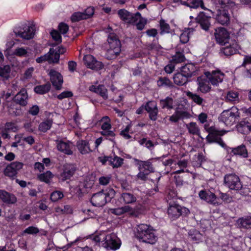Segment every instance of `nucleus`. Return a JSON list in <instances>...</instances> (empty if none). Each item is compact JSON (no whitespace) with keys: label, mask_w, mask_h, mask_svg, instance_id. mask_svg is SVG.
Returning <instances> with one entry per match:
<instances>
[{"label":"nucleus","mask_w":251,"mask_h":251,"mask_svg":"<svg viewBox=\"0 0 251 251\" xmlns=\"http://www.w3.org/2000/svg\"><path fill=\"white\" fill-rule=\"evenodd\" d=\"M136 236L143 242L151 244L155 243L157 238L152 228L146 224L137 226Z\"/></svg>","instance_id":"1"},{"label":"nucleus","mask_w":251,"mask_h":251,"mask_svg":"<svg viewBox=\"0 0 251 251\" xmlns=\"http://www.w3.org/2000/svg\"><path fill=\"white\" fill-rule=\"evenodd\" d=\"M115 191L110 189L107 192L104 193L100 192L94 194L91 199V202L93 205L97 207H100L104 205L105 203L109 202L114 197Z\"/></svg>","instance_id":"2"},{"label":"nucleus","mask_w":251,"mask_h":251,"mask_svg":"<svg viewBox=\"0 0 251 251\" xmlns=\"http://www.w3.org/2000/svg\"><path fill=\"white\" fill-rule=\"evenodd\" d=\"M107 42L109 45V49L107 51L106 57L108 59L116 58L121 51V43L114 33L108 35Z\"/></svg>","instance_id":"3"},{"label":"nucleus","mask_w":251,"mask_h":251,"mask_svg":"<svg viewBox=\"0 0 251 251\" xmlns=\"http://www.w3.org/2000/svg\"><path fill=\"white\" fill-rule=\"evenodd\" d=\"M121 242L115 233H110L102 238V246L107 250H116L120 248Z\"/></svg>","instance_id":"4"},{"label":"nucleus","mask_w":251,"mask_h":251,"mask_svg":"<svg viewBox=\"0 0 251 251\" xmlns=\"http://www.w3.org/2000/svg\"><path fill=\"white\" fill-rule=\"evenodd\" d=\"M240 117L239 113L237 108H232L231 110L224 111L221 114L220 120L226 126L233 125Z\"/></svg>","instance_id":"5"},{"label":"nucleus","mask_w":251,"mask_h":251,"mask_svg":"<svg viewBox=\"0 0 251 251\" xmlns=\"http://www.w3.org/2000/svg\"><path fill=\"white\" fill-rule=\"evenodd\" d=\"M224 183L231 190H240L243 185L238 176L234 174L226 175L224 177Z\"/></svg>","instance_id":"6"},{"label":"nucleus","mask_w":251,"mask_h":251,"mask_svg":"<svg viewBox=\"0 0 251 251\" xmlns=\"http://www.w3.org/2000/svg\"><path fill=\"white\" fill-rule=\"evenodd\" d=\"M13 32L16 36L20 37L24 39L29 40L34 36L35 27L34 26H25L23 28H15Z\"/></svg>","instance_id":"7"},{"label":"nucleus","mask_w":251,"mask_h":251,"mask_svg":"<svg viewBox=\"0 0 251 251\" xmlns=\"http://www.w3.org/2000/svg\"><path fill=\"white\" fill-rule=\"evenodd\" d=\"M226 132L225 130H219L214 128L212 130H210V132L206 137V140L208 143H217L221 146L224 147L225 143L220 137Z\"/></svg>","instance_id":"8"},{"label":"nucleus","mask_w":251,"mask_h":251,"mask_svg":"<svg viewBox=\"0 0 251 251\" xmlns=\"http://www.w3.org/2000/svg\"><path fill=\"white\" fill-rule=\"evenodd\" d=\"M23 163L21 162L15 161L8 165L3 171L4 175L10 178L14 179L16 176L18 171L23 167Z\"/></svg>","instance_id":"9"},{"label":"nucleus","mask_w":251,"mask_h":251,"mask_svg":"<svg viewBox=\"0 0 251 251\" xmlns=\"http://www.w3.org/2000/svg\"><path fill=\"white\" fill-rule=\"evenodd\" d=\"M199 196L201 200L214 206L219 205L221 204L218 201V198L215 194L209 191L201 190L199 193Z\"/></svg>","instance_id":"10"},{"label":"nucleus","mask_w":251,"mask_h":251,"mask_svg":"<svg viewBox=\"0 0 251 251\" xmlns=\"http://www.w3.org/2000/svg\"><path fill=\"white\" fill-rule=\"evenodd\" d=\"M215 37L217 42L222 46H225L229 41V34L224 27L216 30Z\"/></svg>","instance_id":"11"},{"label":"nucleus","mask_w":251,"mask_h":251,"mask_svg":"<svg viewBox=\"0 0 251 251\" xmlns=\"http://www.w3.org/2000/svg\"><path fill=\"white\" fill-rule=\"evenodd\" d=\"M216 20L218 23L227 25L230 22V15L227 9L218 8L217 10Z\"/></svg>","instance_id":"12"},{"label":"nucleus","mask_w":251,"mask_h":251,"mask_svg":"<svg viewBox=\"0 0 251 251\" xmlns=\"http://www.w3.org/2000/svg\"><path fill=\"white\" fill-rule=\"evenodd\" d=\"M83 61L86 66L92 70H100L101 69L103 66L101 62L97 61L95 58L91 54L85 55L83 57Z\"/></svg>","instance_id":"13"},{"label":"nucleus","mask_w":251,"mask_h":251,"mask_svg":"<svg viewBox=\"0 0 251 251\" xmlns=\"http://www.w3.org/2000/svg\"><path fill=\"white\" fill-rule=\"evenodd\" d=\"M49 75L50 76V80L52 85L57 90H60L61 88L63 82V77L59 72L54 70L51 69L50 71Z\"/></svg>","instance_id":"14"},{"label":"nucleus","mask_w":251,"mask_h":251,"mask_svg":"<svg viewBox=\"0 0 251 251\" xmlns=\"http://www.w3.org/2000/svg\"><path fill=\"white\" fill-rule=\"evenodd\" d=\"M211 19L210 16H208L204 12H201L199 13L195 20L202 29L208 31L211 25Z\"/></svg>","instance_id":"15"},{"label":"nucleus","mask_w":251,"mask_h":251,"mask_svg":"<svg viewBox=\"0 0 251 251\" xmlns=\"http://www.w3.org/2000/svg\"><path fill=\"white\" fill-rule=\"evenodd\" d=\"M205 75L209 82L214 85H216L221 82L224 76V74L219 71H212L211 73L207 72L205 73Z\"/></svg>","instance_id":"16"},{"label":"nucleus","mask_w":251,"mask_h":251,"mask_svg":"<svg viewBox=\"0 0 251 251\" xmlns=\"http://www.w3.org/2000/svg\"><path fill=\"white\" fill-rule=\"evenodd\" d=\"M76 171L75 166L71 164H66L64 165L62 172L60 174V178L62 181L70 179Z\"/></svg>","instance_id":"17"},{"label":"nucleus","mask_w":251,"mask_h":251,"mask_svg":"<svg viewBox=\"0 0 251 251\" xmlns=\"http://www.w3.org/2000/svg\"><path fill=\"white\" fill-rule=\"evenodd\" d=\"M14 102L22 106H25L27 104L28 95L26 90L22 89L13 98Z\"/></svg>","instance_id":"18"},{"label":"nucleus","mask_w":251,"mask_h":251,"mask_svg":"<svg viewBox=\"0 0 251 251\" xmlns=\"http://www.w3.org/2000/svg\"><path fill=\"white\" fill-rule=\"evenodd\" d=\"M145 110L149 113L150 119L152 121L157 120L158 108L154 101L148 102L145 106Z\"/></svg>","instance_id":"19"},{"label":"nucleus","mask_w":251,"mask_h":251,"mask_svg":"<svg viewBox=\"0 0 251 251\" xmlns=\"http://www.w3.org/2000/svg\"><path fill=\"white\" fill-rule=\"evenodd\" d=\"M182 209L186 210L185 208H182L178 204H175L170 205L168 209V214L170 218L175 220L178 218L182 214Z\"/></svg>","instance_id":"20"},{"label":"nucleus","mask_w":251,"mask_h":251,"mask_svg":"<svg viewBox=\"0 0 251 251\" xmlns=\"http://www.w3.org/2000/svg\"><path fill=\"white\" fill-rule=\"evenodd\" d=\"M236 128L240 133L248 134L251 132V122L245 119L237 125Z\"/></svg>","instance_id":"21"},{"label":"nucleus","mask_w":251,"mask_h":251,"mask_svg":"<svg viewBox=\"0 0 251 251\" xmlns=\"http://www.w3.org/2000/svg\"><path fill=\"white\" fill-rule=\"evenodd\" d=\"M196 68L192 64H187L180 68V72L188 80L189 78L195 75Z\"/></svg>","instance_id":"22"},{"label":"nucleus","mask_w":251,"mask_h":251,"mask_svg":"<svg viewBox=\"0 0 251 251\" xmlns=\"http://www.w3.org/2000/svg\"><path fill=\"white\" fill-rule=\"evenodd\" d=\"M220 49V53L228 56L232 55L236 53L237 49L236 44L235 43H231L228 42L226 45L224 46Z\"/></svg>","instance_id":"23"},{"label":"nucleus","mask_w":251,"mask_h":251,"mask_svg":"<svg viewBox=\"0 0 251 251\" xmlns=\"http://www.w3.org/2000/svg\"><path fill=\"white\" fill-rule=\"evenodd\" d=\"M57 149L60 151L68 155L73 154V151L71 148V143L70 142H64L62 140L56 141Z\"/></svg>","instance_id":"24"},{"label":"nucleus","mask_w":251,"mask_h":251,"mask_svg":"<svg viewBox=\"0 0 251 251\" xmlns=\"http://www.w3.org/2000/svg\"><path fill=\"white\" fill-rule=\"evenodd\" d=\"M0 199L6 203L14 204L17 201V198L14 195L4 190H0Z\"/></svg>","instance_id":"25"},{"label":"nucleus","mask_w":251,"mask_h":251,"mask_svg":"<svg viewBox=\"0 0 251 251\" xmlns=\"http://www.w3.org/2000/svg\"><path fill=\"white\" fill-rule=\"evenodd\" d=\"M198 90H199L202 93H206L208 92L210 89L211 87L209 85V81L207 78H202L201 77L198 78Z\"/></svg>","instance_id":"26"},{"label":"nucleus","mask_w":251,"mask_h":251,"mask_svg":"<svg viewBox=\"0 0 251 251\" xmlns=\"http://www.w3.org/2000/svg\"><path fill=\"white\" fill-rule=\"evenodd\" d=\"M189 116L188 112L177 109L173 115L170 117L169 120L172 122L176 123L180 119L188 118Z\"/></svg>","instance_id":"27"},{"label":"nucleus","mask_w":251,"mask_h":251,"mask_svg":"<svg viewBox=\"0 0 251 251\" xmlns=\"http://www.w3.org/2000/svg\"><path fill=\"white\" fill-rule=\"evenodd\" d=\"M66 51V49L62 47H58L56 49L50 48V50L51 56L54 55V59L52 58L53 63H57L59 62L60 54H63Z\"/></svg>","instance_id":"28"},{"label":"nucleus","mask_w":251,"mask_h":251,"mask_svg":"<svg viewBox=\"0 0 251 251\" xmlns=\"http://www.w3.org/2000/svg\"><path fill=\"white\" fill-rule=\"evenodd\" d=\"M236 223L239 228H251V216H245L239 218L237 220Z\"/></svg>","instance_id":"29"},{"label":"nucleus","mask_w":251,"mask_h":251,"mask_svg":"<svg viewBox=\"0 0 251 251\" xmlns=\"http://www.w3.org/2000/svg\"><path fill=\"white\" fill-rule=\"evenodd\" d=\"M89 90L92 92L99 94L104 99H106L108 98L107 89L103 85H99L98 86L92 85L89 87Z\"/></svg>","instance_id":"30"},{"label":"nucleus","mask_w":251,"mask_h":251,"mask_svg":"<svg viewBox=\"0 0 251 251\" xmlns=\"http://www.w3.org/2000/svg\"><path fill=\"white\" fill-rule=\"evenodd\" d=\"M76 146L82 154H86L91 151L88 142L85 140L78 141L76 143Z\"/></svg>","instance_id":"31"},{"label":"nucleus","mask_w":251,"mask_h":251,"mask_svg":"<svg viewBox=\"0 0 251 251\" xmlns=\"http://www.w3.org/2000/svg\"><path fill=\"white\" fill-rule=\"evenodd\" d=\"M231 152L234 155H240L244 158H247L248 156L247 150L245 145H242L236 148H232L230 149Z\"/></svg>","instance_id":"32"},{"label":"nucleus","mask_w":251,"mask_h":251,"mask_svg":"<svg viewBox=\"0 0 251 251\" xmlns=\"http://www.w3.org/2000/svg\"><path fill=\"white\" fill-rule=\"evenodd\" d=\"M186 127L190 134L198 135L201 137L200 135V128L196 123L190 122L186 125Z\"/></svg>","instance_id":"33"},{"label":"nucleus","mask_w":251,"mask_h":251,"mask_svg":"<svg viewBox=\"0 0 251 251\" xmlns=\"http://www.w3.org/2000/svg\"><path fill=\"white\" fill-rule=\"evenodd\" d=\"M174 83L179 86H182L186 84L189 80L184 76L181 72L175 74L173 76Z\"/></svg>","instance_id":"34"},{"label":"nucleus","mask_w":251,"mask_h":251,"mask_svg":"<svg viewBox=\"0 0 251 251\" xmlns=\"http://www.w3.org/2000/svg\"><path fill=\"white\" fill-rule=\"evenodd\" d=\"M187 96L197 104L202 106H205V100L199 95L188 92L187 93Z\"/></svg>","instance_id":"35"},{"label":"nucleus","mask_w":251,"mask_h":251,"mask_svg":"<svg viewBox=\"0 0 251 251\" xmlns=\"http://www.w3.org/2000/svg\"><path fill=\"white\" fill-rule=\"evenodd\" d=\"M51 88V85L50 82L47 83L36 86L34 87V90L37 94L43 95L49 92Z\"/></svg>","instance_id":"36"},{"label":"nucleus","mask_w":251,"mask_h":251,"mask_svg":"<svg viewBox=\"0 0 251 251\" xmlns=\"http://www.w3.org/2000/svg\"><path fill=\"white\" fill-rule=\"evenodd\" d=\"M138 168L139 170H142L147 173H150L153 170L151 164L149 161H138Z\"/></svg>","instance_id":"37"},{"label":"nucleus","mask_w":251,"mask_h":251,"mask_svg":"<svg viewBox=\"0 0 251 251\" xmlns=\"http://www.w3.org/2000/svg\"><path fill=\"white\" fill-rule=\"evenodd\" d=\"M121 199L125 203H132L136 201V197L132 193L129 192H124L121 194Z\"/></svg>","instance_id":"38"},{"label":"nucleus","mask_w":251,"mask_h":251,"mask_svg":"<svg viewBox=\"0 0 251 251\" xmlns=\"http://www.w3.org/2000/svg\"><path fill=\"white\" fill-rule=\"evenodd\" d=\"M194 28H190L185 29L180 35V41L182 44L187 43L189 40L190 36L193 34Z\"/></svg>","instance_id":"39"},{"label":"nucleus","mask_w":251,"mask_h":251,"mask_svg":"<svg viewBox=\"0 0 251 251\" xmlns=\"http://www.w3.org/2000/svg\"><path fill=\"white\" fill-rule=\"evenodd\" d=\"M188 235L190 239L194 241L199 242L202 240V234L195 229L190 230Z\"/></svg>","instance_id":"40"},{"label":"nucleus","mask_w":251,"mask_h":251,"mask_svg":"<svg viewBox=\"0 0 251 251\" xmlns=\"http://www.w3.org/2000/svg\"><path fill=\"white\" fill-rule=\"evenodd\" d=\"M160 104L162 109H172L173 107V100L170 97H167L165 99L160 100Z\"/></svg>","instance_id":"41"},{"label":"nucleus","mask_w":251,"mask_h":251,"mask_svg":"<svg viewBox=\"0 0 251 251\" xmlns=\"http://www.w3.org/2000/svg\"><path fill=\"white\" fill-rule=\"evenodd\" d=\"M110 211L113 214L116 215H121L126 212L131 211V208L128 205H126L121 207L111 209Z\"/></svg>","instance_id":"42"},{"label":"nucleus","mask_w":251,"mask_h":251,"mask_svg":"<svg viewBox=\"0 0 251 251\" xmlns=\"http://www.w3.org/2000/svg\"><path fill=\"white\" fill-rule=\"evenodd\" d=\"M52 120L51 119H47L42 122L39 126V130L42 132H45L49 130L52 124Z\"/></svg>","instance_id":"43"},{"label":"nucleus","mask_w":251,"mask_h":251,"mask_svg":"<svg viewBox=\"0 0 251 251\" xmlns=\"http://www.w3.org/2000/svg\"><path fill=\"white\" fill-rule=\"evenodd\" d=\"M53 176V175L50 171H47L45 173L38 175L37 178L41 181L45 182L46 183H49Z\"/></svg>","instance_id":"44"},{"label":"nucleus","mask_w":251,"mask_h":251,"mask_svg":"<svg viewBox=\"0 0 251 251\" xmlns=\"http://www.w3.org/2000/svg\"><path fill=\"white\" fill-rule=\"evenodd\" d=\"M215 2L216 4L220 5V8L227 9L235 5V3L230 0H215Z\"/></svg>","instance_id":"45"},{"label":"nucleus","mask_w":251,"mask_h":251,"mask_svg":"<svg viewBox=\"0 0 251 251\" xmlns=\"http://www.w3.org/2000/svg\"><path fill=\"white\" fill-rule=\"evenodd\" d=\"M124 159L114 155L113 157L111 156L110 164L113 168H118L121 167L123 164Z\"/></svg>","instance_id":"46"},{"label":"nucleus","mask_w":251,"mask_h":251,"mask_svg":"<svg viewBox=\"0 0 251 251\" xmlns=\"http://www.w3.org/2000/svg\"><path fill=\"white\" fill-rule=\"evenodd\" d=\"M157 83L158 87H172L173 85L171 80L167 77H160Z\"/></svg>","instance_id":"47"},{"label":"nucleus","mask_w":251,"mask_h":251,"mask_svg":"<svg viewBox=\"0 0 251 251\" xmlns=\"http://www.w3.org/2000/svg\"><path fill=\"white\" fill-rule=\"evenodd\" d=\"M73 210L72 207L69 205H65L63 208L57 207L55 208V212L59 214H72Z\"/></svg>","instance_id":"48"},{"label":"nucleus","mask_w":251,"mask_h":251,"mask_svg":"<svg viewBox=\"0 0 251 251\" xmlns=\"http://www.w3.org/2000/svg\"><path fill=\"white\" fill-rule=\"evenodd\" d=\"M11 71L10 67L6 65L0 68V76L7 79L9 77V73Z\"/></svg>","instance_id":"49"},{"label":"nucleus","mask_w":251,"mask_h":251,"mask_svg":"<svg viewBox=\"0 0 251 251\" xmlns=\"http://www.w3.org/2000/svg\"><path fill=\"white\" fill-rule=\"evenodd\" d=\"M185 57L183 53L177 52L173 56L172 62L175 63H179L184 61Z\"/></svg>","instance_id":"50"},{"label":"nucleus","mask_w":251,"mask_h":251,"mask_svg":"<svg viewBox=\"0 0 251 251\" xmlns=\"http://www.w3.org/2000/svg\"><path fill=\"white\" fill-rule=\"evenodd\" d=\"M52 57H51L50 52L49 51L48 53L38 57L36 61L38 63H42L44 61H48L50 63H53L52 62Z\"/></svg>","instance_id":"51"},{"label":"nucleus","mask_w":251,"mask_h":251,"mask_svg":"<svg viewBox=\"0 0 251 251\" xmlns=\"http://www.w3.org/2000/svg\"><path fill=\"white\" fill-rule=\"evenodd\" d=\"M160 34L169 33L170 32V27L168 24L166 23L165 20H161L160 21Z\"/></svg>","instance_id":"52"},{"label":"nucleus","mask_w":251,"mask_h":251,"mask_svg":"<svg viewBox=\"0 0 251 251\" xmlns=\"http://www.w3.org/2000/svg\"><path fill=\"white\" fill-rule=\"evenodd\" d=\"M190 8H198L200 7L202 9L206 10L207 8L204 5L203 0H193L191 1Z\"/></svg>","instance_id":"53"},{"label":"nucleus","mask_w":251,"mask_h":251,"mask_svg":"<svg viewBox=\"0 0 251 251\" xmlns=\"http://www.w3.org/2000/svg\"><path fill=\"white\" fill-rule=\"evenodd\" d=\"M141 18V15L139 12H137L135 14H132L130 13V16H129L128 19L126 23L130 24H135Z\"/></svg>","instance_id":"54"},{"label":"nucleus","mask_w":251,"mask_h":251,"mask_svg":"<svg viewBox=\"0 0 251 251\" xmlns=\"http://www.w3.org/2000/svg\"><path fill=\"white\" fill-rule=\"evenodd\" d=\"M238 95L237 92L230 91L226 95V100L229 101H238Z\"/></svg>","instance_id":"55"},{"label":"nucleus","mask_w":251,"mask_h":251,"mask_svg":"<svg viewBox=\"0 0 251 251\" xmlns=\"http://www.w3.org/2000/svg\"><path fill=\"white\" fill-rule=\"evenodd\" d=\"M101 121L103 122L101 126L102 130L110 129L111 128V125L110 124V119L108 117H103L101 119Z\"/></svg>","instance_id":"56"},{"label":"nucleus","mask_w":251,"mask_h":251,"mask_svg":"<svg viewBox=\"0 0 251 251\" xmlns=\"http://www.w3.org/2000/svg\"><path fill=\"white\" fill-rule=\"evenodd\" d=\"M100 133L104 136L109 137V139L113 142L114 144H115V141H114V136H115V134L113 131L110 130L109 129H107L101 131Z\"/></svg>","instance_id":"57"},{"label":"nucleus","mask_w":251,"mask_h":251,"mask_svg":"<svg viewBox=\"0 0 251 251\" xmlns=\"http://www.w3.org/2000/svg\"><path fill=\"white\" fill-rule=\"evenodd\" d=\"M130 14V13L129 12L124 9H120L118 11V15L120 18L126 23L128 19Z\"/></svg>","instance_id":"58"},{"label":"nucleus","mask_w":251,"mask_h":251,"mask_svg":"<svg viewBox=\"0 0 251 251\" xmlns=\"http://www.w3.org/2000/svg\"><path fill=\"white\" fill-rule=\"evenodd\" d=\"M85 17L82 12H77L74 13L72 17L71 20L73 22H78L82 20H84Z\"/></svg>","instance_id":"59"},{"label":"nucleus","mask_w":251,"mask_h":251,"mask_svg":"<svg viewBox=\"0 0 251 251\" xmlns=\"http://www.w3.org/2000/svg\"><path fill=\"white\" fill-rule=\"evenodd\" d=\"M63 197V193L60 191H54L50 195V200L52 201H56Z\"/></svg>","instance_id":"60"},{"label":"nucleus","mask_w":251,"mask_h":251,"mask_svg":"<svg viewBox=\"0 0 251 251\" xmlns=\"http://www.w3.org/2000/svg\"><path fill=\"white\" fill-rule=\"evenodd\" d=\"M27 53L26 49L23 47L16 48L14 51V54L18 56H25Z\"/></svg>","instance_id":"61"},{"label":"nucleus","mask_w":251,"mask_h":251,"mask_svg":"<svg viewBox=\"0 0 251 251\" xmlns=\"http://www.w3.org/2000/svg\"><path fill=\"white\" fill-rule=\"evenodd\" d=\"M39 232V229L35 226H29L23 231V233H27L28 234H36Z\"/></svg>","instance_id":"62"},{"label":"nucleus","mask_w":251,"mask_h":251,"mask_svg":"<svg viewBox=\"0 0 251 251\" xmlns=\"http://www.w3.org/2000/svg\"><path fill=\"white\" fill-rule=\"evenodd\" d=\"M50 35L52 39L57 43H60L62 42L61 36L57 30H52L50 32Z\"/></svg>","instance_id":"63"},{"label":"nucleus","mask_w":251,"mask_h":251,"mask_svg":"<svg viewBox=\"0 0 251 251\" xmlns=\"http://www.w3.org/2000/svg\"><path fill=\"white\" fill-rule=\"evenodd\" d=\"M82 13L85 19H89L94 15V8L93 7H89Z\"/></svg>","instance_id":"64"}]
</instances>
